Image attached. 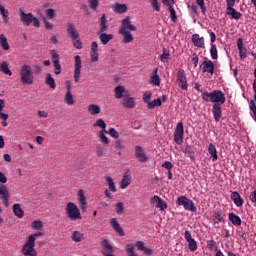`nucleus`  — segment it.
<instances>
[{"mask_svg": "<svg viewBox=\"0 0 256 256\" xmlns=\"http://www.w3.org/2000/svg\"><path fill=\"white\" fill-rule=\"evenodd\" d=\"M19 75L22 85H33L35 77L33 76V69L29 64H24L20 67Z\"/></svg>", "mask_w": 256, "mask_h": 256, "instance_id": "obj_1", "label": "nucleus"}, {"mask_svg": "<svg viewBox=\"0 0 256 256\" xmlns=\"http://www.w3.org/2000/svg\"><path fill=\"white\" fill-rule=\"evenodd\" d=\"M19 13H20V21H22V23H25L27 25V27H29V25H31V23H32L33 27H36V28L41 27L39 18L35 17L32 13L27 14L21 8L19 9Z\"/></svg>", "mask_w": 256, "mask_h": 256, "instance_id": "obj_2", "label": "nucleus"}, {"mask_svg": "<svg viewBox=\"0 0 256 256\" xmlns=\"http://www.w3.org/2000/svg\"><path fill=\"white\" fill-rule=\"evenodd\" d=\"M35 235H30L27 242L22 248V253L25 256H37V251H35Z\"/></svg>", "mask_w": 256, "mask_h": 256, "instance_id": "obj_3", "label": "nucleus"}, {"mask_svg": "<svg viewBox=\"0 0 256 256\" xmlns=\"http://www.w3.org/2000/svg\"><path fill=\"white\" fill-rule=\"evenodd\" d=\"M66 214L68 215V218L71 219V221H77V219H82L79 207H77V204L73 202H69L66 205Z\"/></svg>", "mask_w": 256, "mask_h": 256, "instance_id": "obj_4", "label": "nucleus"}, {"mask_svg": "<svg viewBox=\"0 0 256 256\" xmlns=\"http://www.w3.org/2000/svg\"><path fill=\"white\" fill-rule=\"evenodd\" d=\"M210 97V102L218 105H223L226 101L225 94L221 90H214L207 94Z\"/></svg>", "mask_w": 256, "mask_h": 256, "instance_id": "obj_5", "label": "nucleus"}, {"mask_svg": "<svg viewBox=\"0 0 256 256\" xmlns=\"http://www.w3.org/2000/svg\"><path fill=\"white\" fill-rule=\"evenodd\" d=\"M177 204L178 205H183V207L187 210V211H197V208L195 207V204L193 203L192 200H190L189 198H187L186 196H180L177 199Z\"/></svg>", "mask_w": 256, "mask_h": 256, "instance_id": "obj_6", "label": "nucleus"}, {"mask_svg": "<svg viewBox=\"0 0 256 256\" xmlns=\"http://www.w3.org/2000/svg\"><path fill=\"white\" fill-rule=\"evenodd\" d=\"M227 1V9H226V15H229L231 19L239 20V18L242 16L241 12H237L235 10V0H226Z\"/></svg>", "mask_w": 256, "mask_h": 256, "instance_id": "obj_7", "label": "nucleus"}, {"mask_svg": "<svg viewBox=\"0 0 256 256\" xmlns=\"http://www.w3.org/2000/svg\"><path fill=\"white\" fill-rule=\"evenodd\" d=\"M184 133H185V130L183 129V122H179L174 132V141L175 143H177V145H181V143H183Z\"/></svg>", "mask_w": 256, "mask_h": 256, "instance_id": "obj_8", "label": "nucleus"}, {"mask_svg": "<svg viewBox=\"0 0 256 256\" xmlns=\"http://www.w3.org/2000/svg\"><path fill=\"white\" fill-rule=\"evenodd\" d=\"M81 56H75V64H74V81L75 83H79V78L81 77Z\"/></svg>", "mask_w": 256, "mask_h": 256, "instance_id": "obj_9", "label": "nucleus"}, {"mask_svg": "<svg viewBox=\"0 0 256 256\" xmlns=\"http://www.w3.org/2000/svg\"><path fill=\"white\" fill-rule=\"evenodd\" d=\"M200 67H202V73H210L211 75L215 73V64H213V61L207 60V58H205Z\"/></svg>", "mask_w": 256, "mask_h": 256, "instance_id": "obj_10", "label": "nucleus"}, {"mask_svg": "<svg viewBox=\"0 0 256 256\" xmlns=\"http://www.w3.org/2000/svg\"><path fill=\"white\" fill-rule=\"evenodd\" d=\"M121 105H123L125 109H135V98L129 96V94H124Z\"/></svg>", "mask_w": 256, "mask_h": 256, "instance_id": "obj_11", "label": "nucleus"}, {"mask_svg": "<svg viewBox=\"0 0 256 256\" xmlns=\"http://www.w3.org/2000/svg\"><path fill=\"white\" fill-rule=\"evenodd\" d=\"M127 30L137 31V27L135 25L131 24V20H130L129 16L122 19L121 28L119 31H127Z\"/></svg>", "mask_w": 256, "mask_h": 256, "instance_id": "obj_12", "label": "nucleus"}, {"mask_svg": "<svg viewBox=\"0 0 256 256\" xmlns=\"http://www.w3.org/2000/svg\"><path fill=\"white\" fill-rule=\"evenodd\" d=\"M67 35H68V37H70V39H72V41L79 39V31H77V28H75L74 24L68 23Z\"/></svg>", "mask_w": 256, "mask_h": 256, "instance_id": "obj_13", "label": "nucleus"}, {"mask_svg": "<svg viewBox=\"0 0 256 256\" xmlns=\"http://www.w3.org/2000/svg\"><path fill=\"white\" fill-rule=\"evenodd\" d=\"M177 81L179 82V87H181V89L187 90V87H188L187 76L185 75L184 70L178 71Z\"/></svg>", "mask_w": 256, "mask_h": 256, "instance_id": "obj_14", "label": "nucleus"}, {"mask_svg": "<svg viewBox=\"0 0 256 256\" xmlns=\"http://www.w3.org/2000/svg\"><path fill=\"white\" fill-rule=\"evenodd\" d=\"M135 247H137L138 251H142L144 255H153V250L146 247L143 241H137Z\"/></svg>", "mask_w": 256, "mask_h": 256, "instance_id": "obj_15", "label": "nucleus"}, {"mask_svg": "<svg viewBox=\"0 0 256 256\" xmlns=\"http://www.w3.org/2000/svg\"><path fill=\"white\" fill-rule=\"evenodd\" d=\"M78 201L80 209L85 211V207H87V198H85V192L83 189L78 190Z\"/></svg>", "mask_w": 256, "mask_h": 256, "instance_id": "obj_16", "label": "nucleus"}, {"mask_svg": "<svg viewBox=\"0 0 256 256\" xmlns=\"http://www.w3.org/2000/svg\"><path fill=\"white\" fill-rule=\"evenodd\" d=\"M221 105L222 104H213L212 113L216 123H219V121H221V115H222Z\"/></svg>", "mask_w": 256, "mask_h": 256, "instance_id": "obj_17", "label": "nucleus"}, {"mask_svg": "<svg viewBox=\"0 0 256 256\" xmlns=\"http://www.w3.org/2000/svg\"><path fill=\"white\" fill-rule=\"evenodd\" d=\"M12 211L18 219H23V217H25V211H23V208H21V204L19 203L12 206Z\"/></svg>", "mask_w": 256, "mask_h": 256, "instance_id": "obj_18", "label": "nucleus"}, {"mask_svg": "<svg viewBox=\"0 0 256 256\" xmlns=\"http://www.w3.org/2000/svg\"><path fill=\"white\" fill-rule=\"evenodd\" d=\"M110 225L112 229H114V231L118 233V235H120V237H123V235H125V232H123V228H121V225H119V222H117V219L112 218L110 220Z\"/></svg>", "mask_w": 256, "mask_h": 256, "instance_id": "obj_19", "label": "nucleus"}, {"mask_svg": "<svg viewBox=\"0 0 256 256\" xmlns=\"http://www.w3.org/2000/svg\"><path fill=\"white\" fill-rule=\"evenodd\" d=\"M114 93L116 99H123L125 95H129V92L125 89V86H117L114 89Z\"/></svg>", "mask_w": 256, "mask_h": 256, "instance_id": "obj_20", "label": "nucleus"}, {"mask_svg": "<svg viewBox=\"0 0 256 256\" xmlns=\"http://www.w3.org/2000/svg\"><path fill=\"white\" fill-rule=\"evenodd\" d=\"M135 156L138 158V161H140V163H145V161H147V156H145V151H143V148H141V146L135 147Z\"/></svg>", "mask_w": 256, "mask_h": 256, "instance_id": "obj_21", "label": "nucleus"}, {"mask_svg": "<svg viewBox=\"0 0 256 256\" xmlns=\"http://www.w3.org/2000/svg\"><path fill=\"white\" fill-rule=\"evenodd\" d=\"M192 43H194L195 47L205 49V39L203 37L199 38L198 34L193 35Z\"/></svg>", "mask_w": 256, "mask_h": 256, "instance_id": "obj_22", "label": "nucleus"}, {"mask_svg": "<svg viewBox=\"0 0 256 256\" xmlns=\"http://www.w3.org/2000/svg\"><path fill=\"white\" fill-rule=\"evenodd\" d=\"M231 199L237 207H243L244 201H243V198H241V195L239 194V192H232Z\"/></svg>", "mask_w": 256, "mask_h": 256, "instance_id": "obj_23", "label": "nucleus"}, {"mask_svg": "<svg viewBox=\"0 0 256 256\" xmlns=\"http://www.w3.org/2000/svg\"><path fill=\"white\" fill-rule=\"evenodd\" d=\"M64 101H65L66 105H74L75 104V100L73 99V94H71L70 86L67 87V92L65 94Z\"/></svg>", "mask_w": 256, "mask_h": 256, "instance_id": "obj_24", "label": "nucleus"}, {"mask_svg": "<svg viewBox=\"0 0 256 256\" xmlns=\"http://www.w3.org/2000/svg\"><path fill=\"white\" fill-rule=\"evenodd\" d=\"M45 83L50 87V89H56L57 84L55 83V78L51 75V73L46 74Z\"/></svg>", "mask_w": 256, "mask_h": 256, "instance_id": "obj_25", "label": "nucleus"}, {"mask_svg": "<svg viewBox=\"0 0 256 256\" xmlns=\"http://www.w3.org/2000/svg\"><path fill=\"white\" fill-rule=\"evenodd\" d=\"M119 34L123 36V41L125 43H131L133 41V34L128 30H119Z\"/></svg>", "mask_w": 256, "mask_h": 256, "instance_id": "obj_26", "label": "nucleus"}, {"mask_svg": "<svg viewBox=\"0 0 256 256\" xmlns=\"http://www.w3.org/2000/svg\"><path fill=\"white\" fill-rule=\"evenodd\" d=\"M129 185H131V175L128 173H125L121 180L120 187L122 189H127V187H129Z\"/></svg>", "mask_w": 256, "mask_h": 256, "instance_id": "obj_27", "label": "nucleus"}, {"mask_svg": "<svg viewBox=\"0 0 256 256\" xmlns=\"http://www.w3.org/2000/svg\"><path fill=\"white\" fill-rule=\"evenodd\" d=\"M229 221L232 225H235L236 227H239L241 225V218L233 212L229 213Z\"/></svg>", "mask_w": 256, "mask_h": 256, "instance_id": "obj_28", "label": "nucleus"}, {"mask_svg": "<svg viewBox=\"0 0 256 256\" xmlns=\"http://www.w3.org/2000/svg\"><path fill=\"white\" fill-rule=\"evenodd\" d=\"M99 23H100L99 33H105V31L109 29V26H107V17L105 16V14L102 15Z\"/></svg>", "mask_w": 256, "mask_h": 256, "instance_id": "obj_29", "label": "nucleus"}, {"mask_svg": "<svg viewBox=\"0 0 256 256\" xmlns=\"http://www.w3.org/2000/svg\"><path fill=\"white\" fill-rule=\"evenodd\" d=\"M51 57L53 60L54 69H61V64L59 63V54H57V51L52 50Z\"/></svg>", "mask_w": 256, "mask_h": 256, "instance_id": "obj_30", "label": "nucleus"}, {"mask_svg": "<svg viewBox=\"0 0 256 256\" xmlns=\"http://www.w3.org/2000/svg\"><path fill=\"white\" fill-rule=\"evenodd\" d=\"M0 72L4 75H8L9 77L13 75V72H11V69H9V64L7 62L0 63Z\"/></svg>", "mask_w": 256, "mask_h": 256, "instance_id": "obj_31", "label": "nucleus"}, {"mask_svg": "<svg viewBox=\"0 0 256 256\" xmlns=\"http://www.w3.org/2000/svg\"><path fill=\"white\" fill-rule=\"evenodd\" d=\"M150 83L152 85H157V86L161 85V79L159 78V75H157V68L152 72V75L150 77Z\"/></svg>", "mask_w": 256, "mask_h": 256, "instance_id": "obj_32", "label": "nucleus"}, {"mask_svg": "<svg viewBox=\"0 0 256 256\" xmlns=\"http://www.w3.org/2000/svg\"><path fill=\"white\" fill-rule=\"evenodd\" d=\"M208 153H209L210 159H212V161H217V159H218L217 148L213 145V143L209 144Z\"/></svg>", "mask_w": 256, "mask_h": 256, "instance_id": "obj_33", "label": "nucleus"}, {"mask_svg": "<svg viewBox=\"0 0 256 256\" xmlns=\"http://www.w3.org/2000/svg\"><path fill=\"white\" fill-rule=\"evenodd\" d=\"M88 112L90 115H99L101 113V107L97 104H90L88 106Z\"/></svg>", "mask_w": 256, "mask_h": 256, "instance_id": "obj_34", "label": "nucleus"}, {"mask_svg": "<svg viewBox=\"0 0 256 256\" xmlns=\"http://www.w3.org/2000/svg\"><path fill=\"white\" fill-rule=\"evenodd\" d=\"M102 45H107L113 39V34L102 33L99 36Z\"/></svg>", "mask_w": 256, "mask_h": 256, "instance_id": "obj_35", "label": "nucleus"}, {"mask_svg": "<svg viewBox=\"0 0 256 256\" xmlns=\"http://www.w3.org/2000/svg\"><path fill=\"white\" fill-rule=\"evenodd\" d=\"M105 181L108 184L109 191H111L112 193L117 192V187H115V182L113 181V178H111L110 176H106Z\"/></svg>", "mask_w": 256, "mask_h": 256, "instance_id": "obj_36", "label": "nucleus"}, {"mask_svg": "<svg viewBox=\"0 0 256 256\" xmlns=\"http://www.w3.org/2000/svg\"><path fill=\"white\" fill-rule=\"evenodd\" d=\"M113 11L115 13H126L127 12V5L126 4H119V3H116L114 8H113Z\"/></svg>", "mask_w": 256, "mask_h": 256, "instance_id": "obj_37", "label": "nucleus"}, {"mask_svg": "<svg viewBox=\"0 0 256 256\" xmlns=\"http://www.w3.org/2000/svg\"><path fill=\"white\" fill-rule=\"evenodd\" d=\"M3 109H5V100L0 99V119H2V121H7V119H9V115L3 113Z\"/></svg>", "mask_w": 256, "mask_h": 256, "instance_id": "obj_38", "label": "nucleus"}, {"mask_svg": "<svg viewBox=\"0 0 256 256\" xmlns=\"http://www.w3.org/2000/svg\"><path fill=\"white\" fill-rule=\"evenodd\" d=\"M105 133H107V130H105V131H99V132H98L99 141H100L103 145H109V138H107V136L105 135Z\"/></svg>", "mask_w": 256, "mask_h": 256, "instance_id": "obj_39", "label": "nucleus"}, {"mask_svg": "<svg viewBox=\"0 0 256 256\" xmlns=\"http://www.w3.org/2000/svg\"><path fill=\"white\" fill-rule=\"evenodd\" d=\"M0 45L2 49H4V51H9V42H7V37H5V35L3 34L0 35Z\"/></svg>", "mask_w": 256, "mask_h": 256, "instance_id": "obj_40", "label": "nucleus"}, {"mask_svg": "<svg viewBox=\"0 0 256 256\" xmlns=\"http://www.w3.org/2000/svg\"><path fill=\"white\" fill-rule=\"evenodd\" d=\"M162 167L164 169H167L168 171V179H173V173H171V170L173 169V163L166 161L162 164Z\"/></svg>", "mask_w": 256, "mask_h": 256, "instance_id": "obj_41", "label": "nucleus"}, {"mask_svg": "<svg viewBox=\"0 0 256 256\" xmlns=\"http://www.w3.org/2000/svg\"><path fill=\"white\" fill-rule=\"evenodd\" d=\"M126 255L127 256H138L137 253H135V244L130 243L126 245Z\"/></svg>", "mask_w": 256, "mask_h": 256, "instance_id": "obj_42", "label": "nucleus"}, {"mask_svg": "<svg viewBox=\"0 0 256 256\" xmlns=\"http://www.w3.org/2000/svg\"><path fill=\"white\" fill-rule=\"evenodd\" d=\"M71 237L72 241H74L75 243H81V241H83V233L79 231H74Z\"/></svg>", "mask_w": 256, "mask_h": 256, "instance_id": "obj_43", "label": "nucleus"}, {"mask_svg": "<svg viewBox=\"0 0 256 256\" xmlns=\"http://www.w3.org/2000/svg\"><path fill=\"white\" fill-rule=\"evenodd\" d=\"M155 107H161V98H157L153 101L148 102L147 104L148 109H155Z\"/></svg>", "mask_w": 256, "mask_h": 256, "instance_id": "obj_44", "label": "nucleus"}, {"mask_svg": "<svg viewBox=\"0 0 256 256\" xmlns=\"http://www.w3.org/2000/svg\"><path fill=\"white\" fill-rule=\"evenodd\" d=\"M150 203L153 205V207L161 209V198L159 196L155 195L153 198H151Z\"/></svg>", "mask_w": 256, "mask_h": 256, "instance_id": "obj_45", "label": "nucleus"}, {"mask_svg": "<svg viewBox=\"0 0 256 256\" xmlns=\"http://www.w3.org/2000/svg\"><path fill=\"white\" fill-rule=\"evenodd\" d=\"M94 127H100V131H107V124L105 123V120L101 118L95 122Z\"/></svg>", "mask_w": 256, "mask_h": 256, "instance_id": "obj_46", "label": "nucleus"}, {"mask_svg": "<svg viewBox=\"0 0 256 256\" xmlns=\"http://www.w3.org/2000/svg\"><path fill=\"white\" fill-rule=\"evenodd\" d=\"M0 195H1L3 205L5 207H9V190H7V188H6V192H4V194H0Z\"/></svg>", "mask_w": 256, "mask_h": 256, "instance_id": "obj_47", "label": "nucleus"}, {"mask_svg": "<svg viewBox=\"0 0 256 256\" xmlns=\"http://www.w3.org/2000/svg\"><path fill=\"white\" fill-rule=\"evenodd\" d=\"M31 227L34 230L43 229V222L41 220H34L31 224Z\"/></svg>", "mask_w": 256, "mask_h": 256, "instance_id": "obj_48", "label": "nucleus"}, {"mask_svg": "<svg viewBox=\"0 0 256 256\" xmlns=\"http://www.w3.org/2000/svg\"><path fill=\"white\" fill-rule=\"evenodd\" d=\"M55 17V9L49 8L45 10V19H53Z\"/></svg>", "mask_w": 256, "mask_h": 256, "instance_id": "obj_49", "label": "nucleus"}, {"mask_svg": "<svg viewBox=\"0 0 256 256\" xmlns=\"http://www.w3.org/2000/svg\"><path fill=\"white\" fill-rule=\"evenodd\" d=\"M168 11H170V17L173 23H177V12H175V8H173V6H170L168 8Z\"/></svg>", "mask_w": 256, "mask_h": 256, "instance_id": "obj_50", "label": "nucleus"}, {"mask_svg": "<svg viewBox=\"0 0 256 256\" xmlns=\"http://www.w3.org/2000/svg\"><path fill=\"white\" fill-rule=\"evenodd\" d=\"M107 135H111L114 139H119V132L115 130V128H110L108 131L106 130Z\"/></svg>", "mask_w": 256, "mask_h": 256, "instance_id": "obj_51", "label": "nucleus"}, {"mask_svg": "<svg viewBox=\"0 0 256 256\" xmlns=\"http://www.w3.org/2000/svg\"><path fill=\"white\" fill-rule=\"evenodd\" d=\"M168 59H171V54L166 49H163V53L161 54V61L165 62L168 61Z\"/></svg>", "mask_w": 256, "mask_h": 256, "instance_id": "obj_52", "label": "nucleus"}, {"mask_svg": "<svg viewBox=\"0 0 256 256\" xmlns=\"http://www.w3.org/2000/svg\"><path fill=\"white\" fill-rule=\"evenodd\" d=\"M210 55L212 59H217V46L215 44H211V49H210Z\"/></svg>", "mask_w": 256, "mask_h": 256, "instance_id": "obj_53", "label": "nucleus"}, {"mask_svg": "<svg viewBox=\"0 0 256 256\" xmlns=\"http://www.w3.org/2000/svg\"><path fill=\"white\" fill-rule=\"evenodd\" d=\"M184 153L190 157V159H193V155L195 154V151H193V147L186 146Z\"/></svg>", "mask_w": 256, "mask_h": 256, "instance_id": "obj_54", "label": "nucleus"}, {"mask_svg": "<svg viewBox=\"0 0 256 256\" xmlns=\"http://www.w3.org/2000/svg\"><path fill=\"white\" fill-rule=\"evenodd\" d=\"M188 247L190 251H197V242L195 241V239L188 241Z\"/></svg>", "mask_w": 256, "mask_h": 256, "instance_id": "obj_55", "label": "nucleus"}, {"mask_svg": "<svg viewBox=\"0 0 256 256\" xmlns=\"http://www.w3.org/2000/svg\"><path fill=\"white\" fill-rule=\"evenodd\" d=\"M72 43L75 49H83V44L81 43V39L79 37L76 40H72Z\"/></svg>", "mask_w": 256, "mask_h": 256, "instance_id": "obj_56", "label": "nucleus"}, {"mask_svg": "<svg viewBox=\"0 0 256 256\" xmlns=\"http://www.w3.org/2000/svg\"><path fill=\"white\" fill-rule=\"evenodd\" d=\"M151 96H152V94L150 91L145 92L143 95L144 103H147V105H149V103L151 102Z\"/></svg>", "mask_w": 256, "mask_h": 256, "instance_id": "obj_57", "label": "nucleus"}, {"mask_svg": "<svg viewBox=\"0 0 256 256\" xmlns=\"http://www.w3.org/2000/svg\"><path fill=\"white\" fill-rule=\"evenodd\" d=\"M90 9H97L99 7V0H88Z\"/></svg>", "mask_w": 256, "mask_h": 256, "instance_id": "obj_58", "label": "nucleus"}, {"mask_svg": "<svg viewBox=\"0 0 256 256\" xmlns=\"http://www.w3.org/2000/svg\"><path fill=\"white\" fill-rule=\"evenodd\" d=\"M42 19H43L45 29H47L48 31H53V24H51L49 21H47V18H45V17H42Z\"/></svg>", "mask_w": 256, "mask_h": 256, "instance_id": "obj_59", "label": "nucleus"}, {"mask_svg": "<svg viewBox=\"0 0 256 256\" xmlns=\"http://www.w3.org/2000/svg\"><path fill=\"white\" fill-rule=\"evenodd\" d=\"M0 14L2 15L3 19L9 17V10L5 9V6L0 5Z\"/></svg>", "mask_w": 256, "mask_h": 256, "instance_id": "obj_60", "label": "nucleus"}, {"mask_svg": "<svg viewBox=\"0 0 256 256\" xmlns=\"http://www.w3.org/2000/svg\"><path fill=\"white\" fill-rule=\"evenodd\" d=\"M90 59L92 63H97L99 61V52H91Z\"/></svg>", "mask_w": 256, "mask_h": 256, "instance_id": "obj_61", "label": "nucleus"}, {"mask_svg": "<svg viewBox=\"0 0 256 256\" xmlns=\"http://www.w3.org/2000/svg\"><path fill=\"white\" fill-rule=\"evenodd\" d=\"M123 202H117L116 203V213L117 215H121L123 213Z\"/></svg>", "mask_w": 256, "mask_h": 256, "instance_id": "obj_62", "label": "nucleus"}, {"mask_svg": "<svg viewBox=\"0 0 256 256\" xmlns=\"http://www.w3.org/2000/svg\"><path fill=\"white\" fill-rule=\"evenodd\" d=\"M41 73H43V67L35 64L33 75H41Z\"/></svg>", "mask_w": 256, "mask_h": 256, "instance_id": "obj_63", "label": "nucleus"}, {"mask_svg": "<svg viewBox=\"0 0 256 256\" xmlns=\"http://www.w3.org/2000/svg\"><path fill=\"white\" fill-rule=\"evenodd\" d=\"M214 221L215 223H221V221H223V216H221V213L219 212L214 213Z\"/></svg>", "mask_w": 256, "mask_h": 256, "instance_id": "obj_64", "label": "nucleus"}]
</instances>
